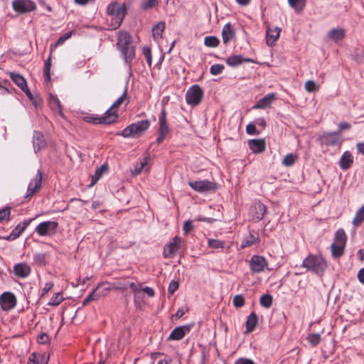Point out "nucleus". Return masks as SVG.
<instances>
[{
	"label": "nucleus",
	"mask_w": 364,
	"mask_h": 364,
	"mask_svg": "<svg viewBox=\"0 0 364 364\" xmlns=\"http://www.w3.org/2000/svg\"><path fill=\"white\" fill-rule=\"evenodd\" d=\"M124 60L127 63H130L134 57V48L132 45L119 48Z\"/></svg>",
	"instance_id": "obj_33"
},
{
	"label": "nucleus",
	"mask_w": 364,
	"mask_h": 364,
	"mask_svg": "<svg viewBox=\"0 0 364 364\" xmlns=\"http://www.w3.org/2000/svg\"><path fill=\"white\" fill-rule=\"evenodd\" d=\"M281 28L279 27L271 28L268 26L266 31V42L268 46H273L279 38Z\"/></svg>",
	"instance_id": "obj_18"
},
{
	"label": "nucleus",
	"mask_w": 364,
	"mask_h": 364,
	"mask_svg": "<svg viewBox=\"0 0 364 364\" xmlns=\"http://www.w3.org/2000/svg\"><path fill=\"white\" fill-rule=\"evenodd\" d=\"M42 173L38 170L36 176L28 184L26 198H31L35 193L38 192L41 186Z\"/></svg>",
	"instance_id": "obj_14"
},
{
	"label": "nucleus",
	"mask_w": 364,
	"mask_h": 364,
	"mask_svg": "<svg viewBox=\"0 0 364 364\" xmlns=\"http://www.w3.org/2000/svg\"><path fill=\"white\" fill-rule=\"evenodd\" d=\"M225 242L215 239L208 240V247L214 249L223 248Z\"/></svg>",
	"instance_id": "obj_48"
},
{
	"label": "nucleus",
	"mask_w": 364,
	"mask_h": 364,
	"mask_svg": "<svg viewBox=\"0 0 364 364\" xmlns=\"http://www.w3.org/2000/svg\"><path fill=\"white\" fill-rule=\"evenodd\" d=\"M235 364H255V363L251 359L240 358L235 362Z\"/></svg>",
	"instance_id": "obj_61"
},
{
	"label": "nucleus",
	"mask_w": 364,
	"mask_h": 364,
	"mask_svg": "<svg viewBox=\"0 0 364 364\" xmlns=\"http://www.w3.org/2000/svg\"><path fill=\"white\" fill-rule=\"evenodd\" d=\"M165 28V23L160 22L156 24L152 28L153 37L155 40H159L162 36V33Z\"/></svg>",
	"instance_id": "obj_36"
},
{
	"label": "nucleus",
	"mask_w": 364,
	"mask_h": 364,
	"mask_svg": "<svg viewBox=\"0 0 364 364\" xmlns=\"http://www.w3.org/2000/svg\"><path fill=\"white\" fill-rule=\"evenodd\" d=\"M127 7L125 3L112 2L107 6V14L110 17L108 29L115 30L119 28L125 17Z\"/></svg>",
	"instance_id": "obj_1"
},
{
	"label": "nucleus",
	"mask_w": 364,
	"mask_h": 364,
	"mask_svg": "<svg viewBox=\"0 0 364 364\" xmlns=\"http://www.w3.org/2000/svg\"><path fill=\"white\" fill-rule=\"evenodd\" d=\"M50 58L49 57L45 62L44 65V77L46 81H49L50 79Z\"/></svg>",
	"instance_id": "obj_50"
},
{
	"label": "nucleus",
	"mask_w": 364,
	"mask_h": 364,
	"mask_svg": "<svg viewBox=\"0 0 364 364\" xmlns=\"http://www.w3.org/2000/svg\"><path fill=\"white\" fill-rule=\"evenodd\" d=\"M268 267L267 260L262 256L253 255L250 260V267L253 273H260Z\"/></svg>",
	"instance_id": "obj_11"
},
{
	"label": "nucleus",
	"mask_w": 364,
	"mask_h": 364,
	"mask_svg": "<svg viewBox=\"0 0 364 364\" xmlns=\"http://www.w3.org/2000/svg\"><path fill=\"white\" fill-rule=\"evenodd\" d=\"M149 126L150 122L147 119L136 122L124 128L122 132V136L125 138L139 137L149 129Z\"/></svg>",
	"instance_id": "obj_2"
},
{
	"label": "nucleus",
	"mask_w": 364,
	"mask_h": 364,
	"mask_svg": "<svg viewBox=\"0 0 364 364\" xmlns=\"http://www.w3.org/2000/svg\"><path fill=\"white\" fill-rule=\"evenodd\" d=\"M233 304L235 306L237 307V308H240V307H242L244 304H245V299L244 297L240 295V294H237V295H235L234 297H233Z\"/></svg>",
	"instance_id": "obj_53"
},
{
	"label": "nucleus",
	"mask_w": 364,
	"mask_h": 364,
	"mask_svg": "<svg viewBox=\"0 0 364 364\" xmlns=\"http://www.w3.org/2000/svg\"><path fill=\"white\" fill-rule=\"evenodd\" d=\"M0 304L3 311H8L16 306V296L11 292L3 293L0 296Z\"/></svg>",
	"instance_id": "obj_13"
},
{
	"label": "nucleus",
	"mask_w": 364,
	"mask_h": 364,
	"mask_svg": "<svg viewBox=\"0 0 364 364\" xmlns=\"http://www.w3.org/2000/svg\"><path fill=\"white\" fill-rule=\"evenodd\" d=\"M203 91L198 85H192L186 92V101L191 106L195 107L198 105L203 99Z\"/></svg>",
	"instance_id": "obj_5"
},
{
	"label": "nucleus",
	"mask_w": 364,
	"mask_h": 364,
	"mask_svg": "<svg viewBox=\"0 0 364 364\" xmlns=\"http://www.w3.org/2000/svg\"><path fill=\"white\" fill-rule=\"evenodd\" d=\"M261 306L265 308H269L272 304V296L269 294H264L259 300Z\"/></svg>",
	"instance_id": "obj_44"
},
{
	"label": "nucleus",
	"mask_w": 364,
	"mask_h": 364,
	"mask_svg": "<svg viewBox=\"0 0 364 364\" xmlns=\"http://www.w3.org/2000/svg\"><path fill=\"white\" fill-rule=\"evenodd\" d=\"M246 132L248 134H259V132H257L256 124H249L246 127Z\"/></svg>",
	"instance_id": "obj_56"
},
{
	"label": "nucleus",
	"mask_w": 364,
	"mask_h": 364,
	"mask_svg": "<svg viewBox=\"0 0 364 364\" xmlns=\"http://www.w3.org/2000/svg\"><path fill=\"white\" fill-rule=\"evenodd\" d=\"M322 143L326 146H341L343 141L339 132H328L321 136Z\"/></svg>",
	"instance_id": "obj_12"
},
{
	"label": "nucleus",
	"mask_w": 364,
	"mask_h": 364,
	"mask_svg": "<svg viewBox=\"0 0 364 364\" xmlns=\"http://www.w3.org/2000/svg\"><path fill=\"white\" fill-rule=\"evenodd\" d=\"M64 298L63 296L62 293H57L52 296L50 301L48 303V306H58L63 301Z\"/></svg>",
	"instance_id": "obj_43"
},
{
	"label": "nucleus",
	"mask_w": 364,
	"mask_h": 364,
	"mask_svg": "<svg viewBox=\"0 0 364 364\" xmlns=\"http://www.w3.org/2000/svg\"><path fill=\"white\" fill-rule=\"evenodd\" d=\"M248 146L255 154L263 152L266 146L264 139H251L248 141Z\"/></svg>",
	"instance_id": "obj_25"
},
{
	"label": "nucleus",
	"mask_w": 364,
	"mask_h": 364,
	"mask_svg": "<svg viewBox=\"0 0 364 364\" xmlns=\"http://www.w3.org/2000/svg\"><path fill=\"white\" fill-rule=\"evenodd\" d=\"M276 100L274 93H269L264 97L259 100L252 107L253 109H265L269 107L272 103Z\"/></svg>",
	"instance_id": "obj_19"
},
{
	"label": "nucleus",
	"mask_w": 364,
	"mask_h": 364,
	"mask_svg": "<svg viewBox=\"0 0 364 364\" xmlns=\"http://www.w3.org/2000/svg\"><path fill=\"white\" fill-rule=\"evenodd\" d=\"M9 76L13 82L21 90H25L26 89L27 83L25 78L20 74L11 72Z\"/></svg>",
	"instance_id": "obj_29"
},
{
	"label": "nucleus",
	"mask_w": 364,
	"mask_h": 364,
	"mask_svg": "<svg viewBox=\"0 0 364 364\" xmlns=\"http://www.w3.org/2000/svg\"><path fill=\"white\" fill-rule=\"evenodd\" d=\"M304 87L306 92H316L319 90V86L316 84L314 80H308L304 85Z\"/></svg>",
	"instance_id": "obj_45"
},
{
	"label": "nucleus",
	"mask_w": 364,
	"mask_h": 364,
	"mask_svg": "<svg viewBox=\"0 0 364 364\" xmlns=\"http://www.w3.org/2000/svg\"><path fill=\"white\" fill-rule=\"evenodd\" d=\"M46 141L42 133L34 132L33 136V146L35 153H38L46 146Z\"/></svg>",
	"instance_id": "obj_21"
},
{
	"label": "nucleus",
	"mask_w": 364,
	"mask_h": 364,
	"mask_svg": "<svg viewBox=\"0 0 364 364\" xmlns=\"http://www.w3.org/2000/svg\"><path fill=\"white\" fill-rule=\"evenodd\" d=\"M302 267L307 270L319 273L326 268L327 263L321 256L309 255L303 260Z\"/></svg>",
	"instance_id": "obj_3"
},
{
	"label": "nucleus",
	"mask_w": 364,
	"mask_h": 364,
	"mask_svg": "<svg viewBox=\"0 0 364 364\" xmlns=\"http://www.w3.org/2000/svg\"><path fill=\"white\" fill-rule=\"evenodd\" d=\"M307 341L311 346H317L321 341V336L319 333L309 334L307 337Z\"/></svg>",
	"instance_id": "obj_46"
},
{
	"label": "nucleus",
	"mask_w": 364,
	"mask_h": 364,
	"mask_svg": "<svg viewBox=\"0 0 364 364\" xmlns=\"http://www.w3.org/2000/svg\"><path fill=\"white\" fill-rule=\"evenodd\" d=\"M53 287V283L52 282H48L46 283L44 287L41 290V296H44Z\"/></svg>",
	"instance_id": "obj_57"
},
{
	"label": "nucleus",
	"mask_w": 364,
	"mask_h": 364,
	"mask_svg": "<svg viewBox=\"0 0 364 364\" xmlns=\"http://www.w3.org/2000/svg\"><path fill=\"white\" fill-rule=\"evenodd\" d=\"M106 111L104 116L95 117L94 115L85 117V120L89 123L95 124H111L116 122V115Z\"/></svg>",
	"instance_id": "obj_10"
},
{
	"label": "nucleus",
	"mask_w": 364,
	"mask_h": 364,
	"mask_svg": "<svg viewBox=\"0 0 364 364\" xmlns=\"http://www.w3.org/2000/svg\"><path fill=\"white\" fill-rule=\"evenodd\" d=\"M225 62L230 67H236L245 62H252V60L240 55H233L227 58Z\"/></svg>",
	"instance_id": "obj_27"
},
{
	"label": "nucleus",
	"mask_w": 364,
	"mask_h": 364,
	"mask_svg": "<svg viewBox=\"0 0 364 364\" xmlns=\"http://www.w3.org/2000/svg\"><path fill=\"white\" fill-rule=\"evenodd\" d=\"M353 163V157L349 151H345L339 161V166L343 170L348 169Z\"/></svg>",
	"instance_id": "obj_26"
},
{
	"label": "nucleus",
	"mask_w": 364,
	"mask_h": 364,
	"mask_svg": "<svg viewBox=\"0 0 364 364\" xmlns=\"http://www.w3.org/2000/svg\"><path fill=\"white\" fill-rule=\"evenodd\" d=\"M193 229V225L192 224V222L191 220H186L183 227V230L185 232V233H188Z\"/></svg>",
	"instance_id": "obj_60"
},
{
	"label": "nucleus",
	"mask_w": 364,
	"mask_h": 364,
	"mask_svg": "<svg viewBox=\"0 0 364 364\" xmlns=\"http://www.w3.org/2000/svg\"><path fill=\"white\" fill-rule=\"evenodd\" d=\"M12 8L16 13L26 14L34 11L37 7L36 3L31 0H14Z\"/></svg>",
	"instance_id": "obj_9"
},
{
	"label": "nucleus",
	"mask_w": 364,
	"mask_h": 364,
	"mask_svg": "<svg viewBox=\"0 0 364 364\" xmlns=\"http://www.w3.org/2000/svg\"><path fill=\"white\" fill-rule=\"evenodd\" d=\"M347 237L343 229H338L334 237V242L331 245L332 256L338 258L343 255L346 244Z\"/></svg>",
	"instance_id": "obj_4"
},
{
	"label": "nucleus",
	"mask_w": 364,
	"mask_h": 364,
	"mask_svg": "<svg viewBox=\"0 0 364 364\" xmlns=\"http://www.w3.org/2000/svg\"><path fill=\"white\" fill-rule=\"evenodd\" d=\"M58 223L56 221L42 222L36 228V232L40 236H51L56 233Z\"/></svg>",
	"instance_id": "obj_6"
},
{
	"label": "nucleus",
	"mask_w": 364,
	"mask_h": 364,
	"mask_svg": "<svg viewBox=\"0 0 364 364\" xmlns=\"http://www.w3.org/2000/svg\"><path fill=\"white\" fill-rule=\"evenodd\" d=\"M11 208L6 207L0 210V222L10 220Z\"/></svg>",
	"instance_id": "obj_49"
},
{
	"label": "nucleus",
	"mask_w": 364,
	"mask_h": 364,
	"mask_svg": "<svg viewBox=\"0 0 364 364\" xmlns=\"http://www.w3.org/2000/svg\"><path fill=\"white\" fill-rule=\"evenodd\" d=\"M143 53L146 58V62L150 66L151 65V49L148 47H144L143 48Z\"/></svg>",
	"instance_id": "obj_55"
},
{
	"label": "nucleus",
	"mask_w": 364,
	"mask_h": 364,
	"mask_svg": "<svg viewBox=\"0 0 364 364\" xmlns=\"http://www.w3.org/2000/svg\"><path fill=\"white\" fill-rule=\"evenodd\" d=\"M306 1V0H288L289 6L296 12H300L304 9Z\"/></svg>",
	"instance_id": "obj_38"
},
{
	"label": "nucleus",
	"mask_w": 364,
	"mask_h": 364,
	"mask_svg": "<svg viewBox=\"0 0 364 364\" xmlns=\"http://www.w3.org/2000/svg\"><path fill=\"white\" fill-rule=\"evenodd\" d=\"M259 242V233L255 230H250L249 235L245 238L241 244V248L244 249L250 247L253 245L257 244Z\"/></svg>",
	"instance_id": "obj_23"
},
{
	"label": "nucleus",
	"mask_w": 364,
	"mask_h": 364,
	"mask_svg": "<svg viewBox=\"0 0 364 364\" xmlns=\"http://www.w3.org/2000/svg\"><path fill=\"white\" fill-rule=\"evenodd\" d=\"M71 34L70 33H65L63 36L58 38V40L56 41L55 44L54 45V48L62 45L67 39H68L70 37Z\"/></svg>",
	"instance_id": "obj_59"
},
{
	"label": "nucleus",
	"mask_w": 364,
	"mask_h": 364,
	"mask_svg": "<svg viewBox=\"0 0 364 364\" xmlns=\"http://www.w3.org/2000/svg\"><path fill=\"white\" fill-rule=\"evenodd\" d=\"M219 43V39L215 36H206L204 38V44L208 47L215 48Z\"/></svg>",
	"instance_id": "obj_42"
},
{
	"label": "nucleus",
	"mask_w": 364,
	"mask_h": 364,
	"mask_svg": "<svg viewBox=\"0 0 364 364\" xmlns=\"http://www.w3.org/2000/svg\"><path fill=\"white\" fill-rule=\"evenodd\" d=\"M31 222V219L25 220L22 224H18L16 226V228L11 231L9 235L6 237H1L0 239L6 240L8 241H13L18 238L21 233L26 230V228L29 225Z\"/></svg>",
	"instance_id": "obj_16"
},
{
	"label": "nucleus",
	"mask_w": 364,
	"mask_h": 364,
	"mask_svg": "<svg viewBox=\"0 0 364 364\" xmlns=\"http://www.w3.org/2000/svg\"><path fill=\"white\" fill-rule=\"evenodd\" d=\"M117 46L119 48L131 45V36L126 31H119L118 33Z\"/></svg>",
	"instance_id": "obj_30"
},
{
	"label": "nucleus",
	"mask_w": 364,
	"mask_h": 364,
	"mask_svg": "<svg viewBox=\"0 0 364 364\" xmlns=\"http://www.w3.org/2000/svg\"><path fill=\"white\" fill-rule=\"evenodd\" d=\"M188 185L192 189L198 193L212 192L217 189L216 183L208 180L189 181Z\"/></svg>",
	"instance_id": "obj_7"
},
{
	"label": "nucleus",
	"mask_w": 364,
	"mask_h": 364,
	"mask_svg": "<svg viewBox=\"0 0 364 364\" xmlns=\"http://www.w3.org/2000/svg\"><path fill=\"white\" fill-rule=\"evenodd\" d=\"M27 364H40L39 358L37 357L35 353H32Z\"/></svg>",
	"instance_id": "obj_62"
},
{
	"label": "nucleus",
	"mask_w": 364,
	"mask_h": 364,
	"mask_svg": "<svg viewBox=\"0 0 364 364\" xmlns=\"http://www.w3.org/2000/svg\"><path fill=\"white\" fill-rule=\"evenodd\" d=\"M181 245V239L177 236L174 237L169 244L164 248V256L166 258L172 257L179 250Z\"/></svg>",
	"instance_id": "obj_15"
},
{
	"label": "nucleus",
	"mask_w": 364,
	"mask_h": 364,
	"mask_svg": "<svg viewBox=\"0 0 364 364\" xmlns=\"http://www.w3.org/2000/svg\"><path fill=\"white\" fill-rule=\"evenodd\" d=\"M179 284L177 281L172 280L168 288V294L171 296L174 294V292L178 289Z\"/></svg>",
	"instance_id": "obj_54"
},
{
	"label": "nucleus",
	"mask_w": 364,
	"mask_h": 364,
	"mask_svg": "<svg viewBox=\"0 0 364 364\" xmlns=\"http://www.w3.org/2000/svg\"><path fill=\"white\" fill-rule=\"evenodd\" d=\"M257 323V317L255 313H251L247 317L246 321L247 331L250 333L253 331Z\"/></svg>",
	"instance_id": "obj_34"
},
{
	"label": "nucleus",
	"mask_w": 364,
	"mask_h": 364,
	"mask_svg": "<svg viewBox=\"0 0 364 364\" xmlns=\"http://www.w3.org/2000/svg\"><path fill=\"white\" fill-rule=\"evenodd\" d=\"M254 209L255 210V213H254V215L252 216L253 219L256 221L261 220L264 218V216L266 213V211H267L266 206L261 203H257L255 205Z\"/></svg>",
	"instance_id": "obj_31"
},
{
	"label": "nucleus",
	"mask_w": 364,
	"mask_h": 364,
	"mask_svg": "<svg viewBox=\"0 0 364 364\" xmlns=\"http://www.w3.org/2000/svg\"><path fill=\"white\" fill-rule=\"evenodd\" d=\"M31 272V269L26 263H18L14 267V274L20 278L27 277Z\"/></svg>",
	"instance_id": "obj_20"
},
{
	"label": "nucleus",
	"mask_w": 364,
	"mask_h": 364,
	"mask_svg": "<svg viewBox=\"0 0 364 364\" xmlns=\"http://www.w3.org/2000/svg\"><path fill=\"white\" fill-rule=\"evenodd\" d=\"M129 100L127 97V87L124 89L122 95L112 104L109 109L107 111H110V114H113L116 115V120L117 119L119 115L117 114V109L122 105H127Z\"/></svg>",
	"instance_id": "obj_17"
},
{
	"label": "nucleus",
	"mask_w": 364,
	"mask_h": 364,
	"mask_svg": "<svg viewBox=\"0 0 364 364\" xmlns=\"http://www.w3.org/2000/svg\"><path fill=\"white\" fill-rule=\"evenodd\" d=\"M223 41L225 44L230 42L235 36V31L230 23H226L222 31Z\"/></svg>",
	"instance_id": "obj_28"
},
{
	"label": "nucleus",
	"mask_w": 364,
	"mask_h": 364,
	"mask_svg": "<svg viewBox=\"0 0 364 364\" xmlns=\"http://www.w3.org/2000/svg\"><path fill=\"white\" fill-rule=\"evenodd\" d=\"M37 341L40 344H46L49 341V337L46 333H43L38 336Z\"/></svg>",
	"instance_id": "obj_58"
},
{
	"label": "nucleus",
	"mask_w": 364,
	"mask_h": 364,
	"mask_svg": "<svg viewBox=\"0 0 364 364\" xmlns=\"http://www.w3.org/2000/svg\"><path fill=\"white\" fill-rule=\"evenodd\" d=\"M358 279L360 283L364 284V268H362L358 272Z\"/></svg>",
	"instance_id": "obj_64"
},
{
	"label": "nucleus",
	"mask_w": 364,
	"mask_h": 364,
	"mask_svg": "<svg viewBox=\"0 0 364 364\" xmlns=\"http://www.w3.org/2000/svg\"><path fill=\"white\" fill-rule=\"evenodd\" d=\"M107 170V166L105 164L102 165L101 166L98 167L95 174L92 176V181L90 185V186H92L95 185L98 180L102 177L104 172H105Z\"/></svg>",
	"instance_id": "obj_35"
},
{
	"label": "nucleus",
	"mask_w": 364,
	"mask_h": 364,
	"mask_svg": "<svg viewBox=\"0 0 364 364\" xmlns=\"http://www.w3.org/2000/svg\"><path fill=\"white\" fill-rule=\"evenodd\" d=\"M49 106L55 114L64 117L60 100L57 96L50 94L48 100Z\"/></svg>",
	"instance_id": "obj_24"
},
{
	"label": "nucleus",
	"mask_w": 364,
	"mask_h": 364,
	"mask_svg": "<svg viewBox=\"0 0 364 364\" xmlns=\"http://www.w3.org/2000/svg\"><path fill=\"white\" fill-rule=\"evenodd\" d=\"M142 291L150 297H153L155 295L154 290L151 287H146L142 289Z\"/></svg>",
	"instance_id": "obj_63"
},
{
	"label": "nucleus",
	"mask_w": 364,
	"mask_h": 364,
	"mask_svg": "<svg viewBox=\"0 0 364 364\" xmlns=\"http://www.w3.org/2000/svg\"><path fill=\"white\" fill-rule=\"evenodd\" d=\"M344 36V31L342 29H332L328 33V37L333 40H341Z\"/></svg>",
	"instance_id": "obj_41"
},
{
	"label": "nucleus",
	"mask_w": 364,
	"mask_h": 364,
	"mask_svg": "<svg viewBox=\"0 0 364 364\" xmlns=\"http://www.w3.org/2000/svg\"><path fill=\"white\" fill-rule=\"evenodd\" d=\"M149 156H146L143 159H141L139 162H137L132 171V173L134 175H138L142 172V171L145 168L147 170L149 167L147 166L148 161H149Z\"/></svg>",
	"instance_id": "obj_32"
},
{
	"label": "nucleus",
	"mask_w": 364,
	"mask_h": 364,
	"mask_svg": "<svg viewBox=\"0 0 364 364\" xmlns=\"http://www.w3.org/2000/svg\"><path fill=\"white\" fill-rule=\"evenodd\" d=\"M100 284H98L97 287L83 300V306L87 305L90 301L97 300L100 297V294H96V291L100 288Z\"/></svg>",
	"instance_id": "obj_39"
},
{
	"label": "nucleus",
	"mask_w": 364,
	"mask_h": 364,
	"mask_svg": "<svg viewBox=\"0 0 364 364\" xmlns=\"http://www.w3.org/2000/svg\"><path fill=\"white\" fill-rule=\"evenodd\" d=\"M223 70H224V66L223 65L215 64L210 67V72L212 75H217L222 73Z\"/></svg>",
	"instance_id": "obj_52"
},
{
	"label": "nucleus",
	"mask_w": 364,
	"mask_h": 364,
	"mask_svg": "<svg viewBox=\"0 0 364 364\" xmlns=\"http://www.w3.org/2000/svg\"><path fill=\"white\" fill-rule=\"evenodd\" d=\"M297 158L296 154H288L282 159V164L285 166H291L294 165Z\"/></svg>",
	"instance_id": "obj_40"
},
{
	"label": "nucleus",
	"mask_w": 364,
	"mask_h": 364,
	"mask_svg": "<svg viewBox=\"0 0 364 364\" xmlns=\"http://www.w3.org/2000/svg\"><path fill=\"white\" fill-rule=\"evenodd\" d=\"M159 136L156 139V141L158 144H161L167 136L170 131L166 119V111L164 107L161 110L159 117Z\"/></svg>",
	"instance_id": "obj_8"
},
{
	"label": "nucleus",
	"mask_w": 364,
	"mask_h": 364,
	"mask_svg": "<svg viewBox=\"0 0 364 364\" xmlns=\"http://www.w3.org/2000/svg\"><path fill=\"white\" fill-rule=\"evenodd\" d=\"M364 221V205L358 210L353 220L354 227L359 226Z\"/></svg>",
	"instance_id": "obj_37"
},
{
	"label": "nucleus",
	"mask_w": 364,
	"mask_h": 364,
	"mask_svg": "<svg viewBox=\"0 0 364 364\" xmlns=\"http://www.w3.org/2000/svg\"><path fill=\"white\" fill-rule=\"evenodd\" d=\"M189 328L186 326H178L175 328L170 333L168 340L170 341H179L181 340L189 331Z\"/></svg>",
	"instance_id": "obj_22"
},
{
	"label": "nucleus",
	"mask_w": 364,
	"mask_h": 364,
	"mask_svg": "<svg viewBox=\"0 0 364 364\" xmlns=\"http://www.w3.org/2000/svg\"><path fill=\"white\" fill-rule=\"evenodd\" d=\"M34 262L36 264L42 266L46 264V255L43 253H38L33 256Z\"/></svg>",
	"instance_id": "obj_51"
},
{
	"label": "nucleus",
	"mask_w": 364,
	"mask_h": 364,
	"mask_svg": "<svg viewBox=\"0 0 364 364\" xmlns=\"http://www.w3.org/2000/svg\"><path fill=\"white\" fill-rule=\"evenodd\" d=\"M158 4V0H144L141 6L144 10H147L156 7Z\"/></svg>",
	"instance_id": "obj_47"
}]
</instances>
